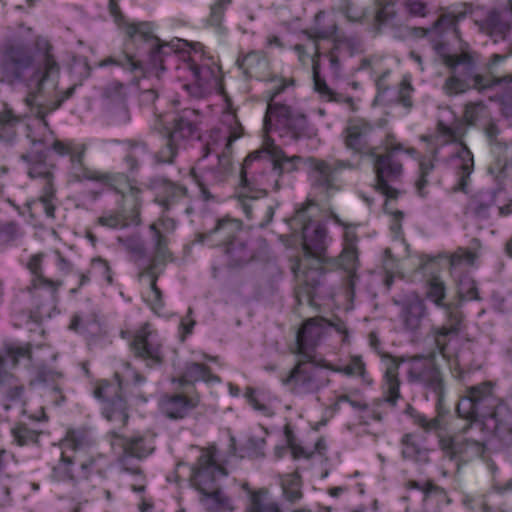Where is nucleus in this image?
Returning <instances> with one entry per match:
<instances>
[{
	"label": "nucleus",
	"mask_w": 512,
	"mask_h": 512,
	"mask_svg": "<svg viewBox=\"0 0 512 512\" xmlns=\"http://www.w3.org/2000/svg\"><path fill=\"white\" fill-rule=\"evenodd\" d=\"M61 65L53 44L38 36L33 43L20 38L7 39L0 49V81L9 85L23 84L29 89L26 104L47 126L45 117L57 110L75 93L76 85L59 91L55 98L41 101L45 84L58 80Z\"/></svg>",
	"instance_id": "f257e3e1"
},
{
	"label": "nucleus",
	"mask_w": 512,
	"mask_h": 512,
	"mask_svg": "<svg viewBox=\"0 0 512 512\" xmlns=\"http://www.w3.org/2000/svg\"><path fill=\"white\" fill-rule=\"evenodd\" d=\"M458 416L470 423L454 435H438L439 448L443 455L457 466L467 464L474 459L483 457L486 451L485 442L468 436L473 425L480 426L477 419L492 429L495 436L505 445H512V412L509 407L493 395L490 384L482 383L469 387L467 395L457 404Z\"/></svg>",
	"instance_id": "f03ea898"
},
{
	"label": "nucleus",
	"mask_w": 512,
	"mask_h": 512,
	"mask_svg": "<svg viewBox=\"0 0 512 512\" xmlns=\"http://www.w3.org/2000/svg\"><path fill=\"white\" fill-rule=\"evenodd\" d=\"M307 206L298 209L294 221L302 224V246L304 255L293 266L298 281L295 299L298 305H313L317 288L324 275V262L328 261L327 231L319 222L306 216Z\"/></svg>",
	"instance_id": "7ed1b4c3"
},
{
	"label": "nucleus",
	"mask_w": 512,
	"mask_h": 512,
	"mask_svg": "<svg viewBox=\"0 0 512 512\" xmlns=\"http://www.w3.org/2000/svg\"><path fill=\"white\" fill-rule=\"evenodd\" d=\"M227 476L226 469L216 460V448L202 449L192 467L190 481L201 494L200 502L211 512L233 511L231 499L221 490L218 480Z\"/></svg>",
	"instance_id": "20e7f679"
},
{
	"label": "nucleus",
	"mask_w": 512,
	"mask_h": 512,
	"mask_svg": "<svg viewBox=\"0 0 512 512\" xmlns=\"http://www.w3.org/2000/svg\"><path fill=\"white\" fill-rule=\"evenodd\" d=\"M273 159L271 156L268 140L264 142L263 148L249 154L241 167L240 183L241 199H259L267 196L266 187L273 186L271 176L275 174Z\"/></svg>",
	"instance_id": "39448f33"
},
{
	"label": "nucleus",
	"mask_w": 512,
	"mask_h": 512,
	"mask_svg": "<svg viewBox=\"0 0 512 512\" xmlns=\"http://www.w3.org/2000/svg\"><path fill=\"white\" fill-rule=\"evenodd\" d=\"M280 381L295 396L316 394L331 382L326 365L309 354L297 356L293 368Z\"/></svg>",
	"instance_id": "423d86ee"
},
{
	"label": "nucleus",
	"mask_w": 512,
	"mask_h": 512,
	"mask_svg": "<svg viewBox=\"0 0 512 512\" xmlns=\"http://www.w3.org/2000/svg\"><path fill=\"white\" fill-rule=\"evenodd\" d=\"M426 297L436 306L442 307L446 311V323L440 327L432 328V334L435 345L440 354L445 356V349L451 337H457L461 331L463 313L452 303H444L446 297L445 284L439 278L434 277L428 283Z\"/></svg>",
	"instance_id": "0eeeda50"
},
{
	"label": "nucleus",
	"mask_w": 512,
	"mask_h": 512,
	"mask_svg": "<svg viewBox=\"0 0 512 512\" xmlns=\"http://www.w3.org/2000/svg\"><path fill=\"white\" fill-rule=\"evenodd\" d=\"M240 227L239 221L224 217L217 221L213 229L198 233L197 241L200 243L214 242V237L217 236L216 242H227L225 252L230 258V263L232 266L239 267L249 263L254 258L253 251L243 241L234 239Z\"/></svg>",
	"instance_id": "6e6552de"
},
{
	"label": "nucleus",
	"mask_w": 512,
	"mask_h": 512,
	"mask_svg": "<svg viewBox=\"0 0 512 512\" xmlns=\"http://www.w3.org/2000/svg\"><path fill=\"white\" fill-rule=\"evenodd\" d=\"M109 11L113 16L116 23L125 25V33L130 39H139L144 42H151L149 51L150 64L153 69H160L161 72L165 71L164 57L169 54L164 48H169L173 51L169 43H163L158 37L153 34L152 27L149 23L128 24L125 23L124 15L122 14L118 5V0H109Z\"/></svg>",
	"instance_id": "1a4fd4ad"
},
{
	"label": "nucleus",
	"mask_w": 512,
	"mask_h": 512,
	"mask_svg": "<svg viewBox=\"0 0 512 512\" xmlns=\"http://www.w3.org/2000/svg\"><path fill=\"white\" fill-rule=\"evenodd\" d=\"M408 365L407 379L410 383L422 384L439 400L444 397V378L436 362L435 353L413 356L409 359Z\"/></svg>",
	"instance_id": "9d476101"
},
{
	"label": "nucleus",
	"mask_w": 512,
	"mask_h": 512,
	"mask_svg": "<svg viewBox=\"0 0 512 512\" xmlns=\"http://www.w3.org/2000/svg\"><path fill=\"white\" fill-rule=\"evenodd\" d=\"M370 157L373 158L375 190L385 195L387 199H396L399 191L392 186V183L401 178L403 166L395 156L394 150H387L384 154H378L376 149H371Z\"/></svg>",
	"instance_id": "9b49d317"
},
{
	"label": "nucleus",
	"mask_w": 512,
	"mask_h": 512,
	"mask_svg": "<svg viewBox=\"0 0 512 512\" xmlns=\"http://www.w3.org/2000/svg\"><path fill=\"white\" fill-rule=\"evenodd\" d=\"M333 326L339 333L346 332L343 323L333 324L323 317L309 318L296 334L295 348L292 353L296 356L316 357L315 348L324 335L326 327Z\"/></svg>",
	"instance_id": "f8f14e48"
},
{
	"label": "nucleus",
	"mask_w": 512,
	"mask_h": 512,
	"mask_svg": "<svg viewBox=\"0 0 512 512\" xmlns=\"http://www.w3.org/2000/svg\"><path fill=\"white\" fill-rule=\"evenodd\" d=\"M130 349L135 357L145 361L149 367L163 363L162 343L149 323H144L135 332L133 340L130 342Z\"/></svg>",
	"instance_id": "ddd939ff"
},
{
	"label": "nucleus",
	"mask_w": 512,
	"mask_h": 512,
	"mask_svg": "<svg viewBox=\"0 0 512 512\" xmlns=\"http://www.w3.org/2000/svg\"><path fill=\"white\" fill-rule=\"evenodd\" d=\"M304 164L309 168L312 185L324 192L336 190L335 175L348 168H352L349 161H326L314 157L306 158Z\"/></svg>",
	"instance_id": "4468645a"
},
{
	"label": "nucleus",
	"mask_w": 512,
	"mask_h": 512,
	"mask_svg": "<svg viewBox=\"0 0 512 512\" xmlns=\"http://www.w3.org/2000/svg\"><path fill=\"white\" fill-rule=\"evenodd\" d=\"M52 149L60 156H70L74 175L77 180L85 179L108 183L115 179V176L112 174H99L84 166L83 158L86 151L84 144H73L55 140L52 144Z\"/></svg>",
	"instance_id": "2eb2a0df"
},
{
	"label": "nucleus",
	"mask_w": 512,
	"mask_h": 512,
	"mask_svg": "<svg viewBox=\"0 0 512 512\" xmlns=\"http://www.w3.org/2000/svg\"><path fill=\"white\" fill-rule=\"evenodd\" d=\"M26 129L28 131L29 149L27 152L22 153L20 158L31 165L28 175L31 178L44 179V185L53 184V173L45 163L48 147L44 139L32 135L30 126H27Z\"/></svg>",
	"instance_id": "dca6fc26"
},
{
	"label": "nucleus",
	"mask_w": 512,
	"mask_h": 512,
	"mask_svg": "<svg viewBox=\"0 0 512 512\" xmlns=\"http://www.w3.org/2000/svg\"><path fill=\"white\" fill-rule=\"evenodd\" d=\"M62 285L61 281H53L44 276L33 278L27 287L32 296L33 306L40 317H50L56 308L58 301V290Z\"/></svg>",
	"instance_id": "f3484780"
},
{
	"label": "nucleus",
	"mask_w": 512,
	"mask_h": 512,
	"mask_svg": "<svg viewBox=\"0 0 512 512\" xmlns=\"http://www.w3.org/2000/svg\"><path fill=\"white\" fill-rule=\"evenodd\" d=\"M462 70L457 75L454 73L450 77L445 80L443 89L448 95H456L460 93H464L469 89H475L479 92H483L485 90H489L494 88L495 86L502 85L504 82H511L512 76H502V77H493L492 80L486 78L480 74V77L483 79L481 83L476 87L475 79L471 76H468L467 70L464 66H461ZM456 72V69L453 70Z\"/></svg>",
	"instance_id": "a211bd4d"
},
{
	"label": "nucleus",
	"mask_w": 512,
	"mask_h": 512,
	"mask_svg": "<svg viewBox=\"0 0 512 512\" xmlns=\"http://www.w3.org/2000/svg\"><path fill=\"white\" fill-rule=\"evenodd\" d=\"M211 153L210 143H206L202 147V155L197 160L196 165L191 168L190 175L197 183L201 196L205 201L214 199L211 193V187L220 184L225 181V178L214 167L206 166L204 160Z\"/></svg>",
	"instance_id": "6ab92c4d"
},
{
	"label": "nucleus",
	"mask_w": 512,
	"mask_h": 512,
	"mask_svg": "<svg viewBox=\"0 0 512 512\" xmlns=\"http://www.w3.org/2000/svg\"><path fill=\"white\" fill-rule=\"evenodd\" d=\"M400 307L399 317L403 325V329L416 333L421 327L423 320L427 317L428 311L426 304L416 294H410L403 300L394 301Z\"/></svg>",
	"instance_id": "aec40b11"
},
{
	"label": "nucleus",
	"mask_w": 512,
	"mask_h": 512,
	"mask_svg": "<svg viewBox=\"0 0 512 512\" xmlns=\"http://www.w3.org/2000/svg\"><path fill=\"white\" fill-rule=\"evenodd\" d=\"M94 464L93 459L80 461L77 455H68L67 451L63 450L59 463L53 468V474L58 480L77 482L88 479Z\"/></svg>",
	"instance_id": "412c9836"
},
{
	"label": "nucleus",
	"mask_w": 512,
	"mask_h": 512,
	"mask_svg": "<svg viewBox=\"0 0 512 512\" xmlns=\"http://www.w3.org/2000/svg\"><path fill=\"white\" fill-rule=\"evenodd\" d=\"M431 43L433 50L446 66L452 70H455L458 66H464L467 70L468 76L475 79V86L479 87L478 85L483 79L480 77V74L475 72L476 60L471 53L462 52L460 54L453 55L450 53L447 43L440 40H432Z\"/></svg>",
	"instance_id": "4be33fe9"
},
{
	"label": "nucleus",
	"mask_w": 512,
	"mask_h": 512,
	"mask_svg": "<svg viewBox=\"0 0 512 512\" xmlns=\"http://www.w3.org/2000/svg\"><path fill=\"white\" fill-rule=\"evenodd\" d=\"M373 131V125L363 118H355L348 121L344 130L345 146L355 153L367 151L370 156L371 149L368 144V137Z\"/></svg>",
	"instance_id": "5701e85b"
},
{
	"label": "nucleus",
	"mask_w": 512,
	"mask_h": 512,
	"mask_svg": "<svg viewBox=\"0 0 512 512\" xmlns=\"http://www.w3.org/2000/svg\"><path fill=\"white\" fill-rule=\"evenodd\" d=\"M508 13L512 17V0L507 1L503 10L489 11L480 24L481 31L491 37L494 42L505 40L512 27L507 19Z\"/></svg>",
	"instance_id": "b1692460"
},
{
	"label": "nucleus",
	"mask_w": 512,
	"mask_h": 512,
	"mask_svg": "<svg viewBox=\"0 0 512 512\" xmlns=\"http://www.w3.org/2000/svg\"><path fill=\"white\" fill-rule=\"evenodd\" d=\"M198 404V397H187L183 394L165 395L160 400V408L163 414L174 420L183 419Z\"/></svg>",
	"instance_id": "393cba45"
},
{
	"label": "nucleus",
	"mask_w": 512,
	"mask_h": 512,
	"mask_svg": "<svg viewBox=\"0 0 512 512\" xmlns=\"http://www.w3.org/2000/svg\"><path fill=\"white\" fill-rule=\"evenodd\" d=\"M122 446L124 450V455L120 459L122 469L125 472L140 475L142 473L141 468L139 466L131 465V458L135 457L137 459H142L149 455L154 448L148 444L145 438L140 436L130 439H124Z\"/></svg>",
	"instance_id": "a878e982"
},
{
	"label": "nucleus",
	"mask_w": 512,
	"mask_h": 512,
	"mask_svg": "<svg viewBox=\"0 0 512 512\" xmlns=\"http://www.w3.org/2000/svg\"><path fill=\"white\" fill-rule=\"evenodd\" d=\"M196 118L197 115L194 110H183L175 116L173 119V127L171 130H167L166 135L179 145L182 141L190 140L195 137L199 138L197 135L198 128Z\"/></svg>",
	"instance_id": "bb28decb"
},
{
	"label": "nucleus",
	"mask_w": 512,
	"mask_h": 512,
	"mask_svg": "<svg viewBox=\"0 0 512 512\" xmlns=\"http://www.w3.org/2000/svg\"><path fill=\"white\" fill-rule=\"evenodd\" d=\"M180 69L188 71L191 74L194 83L192 85L185 84L186 89H192V94L200 96L206 90L211 82V90L218 85L217 77L212 69L209 67H202L197 65L192 60L185 61Z\"/></svg>",
	"instance_id": "cd10ccee"
},
{
	"label": "nucleus",
	"mask_w": 512,
	"mask_h": 512,
	"mask_svg": "<svg viewBox=\"0 0 512 512\" xmlns=\"http://www.w3.org/2000/svg\"><path fill=\"white\" fill-rule=\"evenodd\" d=\"M267 140L274 163V172L277 175V178L273 180V189L274 191H279L281 188L279 178L285 173H292L296 171L299 163L304 162L305 159L296 155L289 157L278 145L275 144L274 140Z\"/></svg>",
	"instance_id": "c85d7f7f"
},
{
	"label": "nucleus",
	"mask_w": 512,
	"mask_h": 512,
	"mask_svg": "<svg viewBox=\"0 0 512 512\" xmlns=\"http://www.w3.org/2000/svg\"><path fill=\"white\" fill-rule=\"evenodd\" d=\"M382 357L387 360L384 382L382 386L384 401L390 404L392 407H395L398 399L401 398V382L398 377L400 363L396 360L395 357H392L388 354H383Z\"/></svg>",
	"instance_id": "c756f323"
},
{
	"label": "nucleus",
	"mask_w": 512,
	"mask_h": 512,
	"mask_svg": "<svg viewBox=\"0 0 512 512\" xmlns=\"http://www.w3.org/2000/svg\"><path fill=\"white\" fill-rule=\"evenodd\" d=\"M199 380H203L205 382L221 381L220 377L211 373L208 366L196 362H190L185 365L182 374L177 379H173V382L179 383L180 386H185L193 384Z\"/></svg>",
	"instance_id": "7c9ffc66"
},
{
	"label": "nucleus",
	"mask_w": 512,
	"mask_h": 512,
	"mask_svg": "<svg viewBox=\"0 0 512 512\" xmlns=\"http://www.w3.org/2000/svg\"><path fill=\"white\" fill-rule=\"evenodd\" d=\"M503 192L502 189H488L481 191L470 203L471 213L479 219H488L490 217L491 207L497 204L498 196Z\"/></svg>",
	"instance_id": "2f4dec72"
},
{
	"label": "nucleus",
	"mask_w": 512,
	"mask_h": 512,
	"mask_svg": "<svg viewBox=\"0 0 512 512\" xmlns=\"http://www.w3.org/2000/svg\"><path fill=\"white\" fill-rule=\"evenodd\" d=\"M456 157L458 160L456 168L458 169L459 181L455 189L466 192L470 175L474 169L473 155L465 145H462L458 149Z\"/></svg>",
	"instance_id": "473e14b6"
},
{
	"label": "nucleus",
	"mask_w": 512,
	"mask_h": 512,
	"mask_svg": "<svg viewBox=\"0 0 512 512\" xmlns=\"http://www.w3.org/2000/svg\"><path fill=\"white\" fill-rule=\"evenodd\" d=\"M436 399L437 416L432 419H428L425 415L420 413H416L413 416L414 423L421 427L425 432H439L445 429L444 416L448 413V410L443 406L444 397L441 398V400L438 398Z\"/></svg>",
	"instance_id": "72a5a7b5"
},
{
	"label": "nucleus",
	"mask_w": 512,
	"mask_h": 512,
	"mask_svg": "<svg viewBox=\"0 0 512 512\" xmlns=\"http://www.w3.org/2000/svg\"><path fill=\"white\" fill-rule=\"evenodd\" d=\"M401 444L402 456L404 459L413 460L421 464H427L430 461V451L415 442L410 434L403 436Z\"/></svg>",
	"instance_id": "f704fd0d"
},
{
	"label": "nucleus",
	"mask_w": 512,
	"mask_h": 512,
	"mask_svg": "<svg viewBox=\"0 0 512 512\" xmlns=\"http://www.w3.org/2000/svg\"><path fill=\"white\" fill-rule=\"evenodd\" d=\"M237 64L247 77L256 78H259L267 67L266 59L258 52L248 53L242 59H238Z\"/></svg>",
	"instance_id": "c9c22d12"
},
{
	"label": "nucleus",
	"mask_w": 512,
	"mask_h": 512,
	"mask_svg": "<svg viewBox=\"0 0 512 512\" xmlns=\"http://www.w3.org/2000/svg\"><path fill=\"white\" fill-rule=\"evenodd\" d=\"M267 493L265 489L252 492L246 512H283L278 503L267 499Z\"/></svg>",
	"instance_id": "e433bc0d"
},
{
	"label": "nucleus",
	"mask_w": 512,
	"mask_h": 512,
	"mask_svg": "<svg viewBox=\"0 0 512 512\" xmlns=\"http://www.w3.org/2000/svg\"><path fill=\"white\" fill-rule=\"evenodd\" d=\"M101 97L104 101L105 109L121 104L127 101V87L118 81H112L103 87Z\"/></svg>",
	"instance_id": "4c0bfd02"
},
{
	"label": "nucleus",
	"mask_w": 512,
	"mask_h": 512,
	"mask_svg": "<svg viewBox=\"0 0 512 512\" xmlns=\"http://www.w3.org/2000/svg\"><path fill=\"white\" fill-rule=\"evenodd\" d=\"M435 165L431 159L423 158L419 162V173L415 180V189L417 194L425 198L429 194L428 186L433 181V170Z\"/></svg>",
	"instance_id": "58836bf2"
},
{
	"label": "nucleus",
	"mask_w": 512,
	"mask_h": 512,
	"mask_svg": "<svg viewBox=\"0 0 512 512\" xmlns=\"http://www.w3.org/2000/svg\"><path fill=\"white\" fill-rule=\"evenodd\" d=\"M0 388H4L8 400L15 401L21 398L23 386L15 383V377L5 369V361L0 356Z\"/></svg>",
	"instance_id": "ea45409f"
},
{
	"label": "nucleus",
	"mask_w": 512,
	"mask_h": 512,
	"mask_svg": "<svg viewBox=\"0 0 512 512\" xmlns=\"http://www.w3.org/2000/svg\"><path fill=\"white\" fill-rule=\"evenodd\" d=\"M104 415L109 421L118 422L121 426L126 425L129 418L126 401L121 396L108 401Z\"/></svg>",
	"instance_id": "a19ab883"
},
{
	"label": "nucleus",
	"mask_w": 512,
	"mask_h": 512,
	"mask_svg": "<svg viewBox=\"0 0 512 512\" xmlns=\"http://www.w3.org/2000/svg\"><path fill=\"white\" fill-rule=\"evenodd\" d=\"M19 123V118L11 111L0 112V141L11 145L16 138V127Z\"/></svg>",
	"instance_id": "79ce46f5"
},
{
	"label": "nucleus",
	"mask_w": 512,
	"mask_h": 512,
	"mask_svg": "<svg viewBox=\"0 0 512 512\" xmlns=\"http://www.w3.org/2000/svg\"><path fill=\"white\" fill-rule=\"evenodd\" d=\"M358 262V252L357 248L344 247L339 258L329 257L328 261L324 262V264H329L335 267H341L349 273H352L356 269V265ZM350 277L353 278V275L350 274Z\"/></svg>",
	"instance_id": "37998d69"
},
{
	"label": "nucleus",
	"mask_w": 512,
	"mask_h": 512,
	"mask_svg": "<svg viewBox=\"0 0 512 512\" xmlns=\"http://www.w3.org/2000/svg\"><path fill=\"white\" fill-rule=\"evenodd\" d=\"M293 113L294 112L289 106L275 102H268L266 115L264 117L265 129L267 131L271 130L272 117H275L280 124L285 126Z\"/></svg>",
	"instance_id": "c03bdc74"
},
{
	"label": "nucleus",
	"mask_w": 512,
	"mask_h": 512,
	"mask_svg": "<svg viewBox=\"0 0 512 512\" xmlns=\"http://www.w3.org/2000/svg\"><path fill=\"white\" fill-rule=\"evenodd\" d=\"M91 444V438L86 431H68L66 437L61 441L63 450H71L74 452L83 450Z\"/></svg>",
	"instance_id": "a18cd8bd"
},
{
	"label": "nucleus",
	"mask_w": 512,
	"mask_h": 512,
	"mask_svg": "<svg viewBox=\"0 0 512 512\" xmlns=\"http://www.w3.org/2000/svg\"><path fill=\"white\" fill-rule=\"evenodd\" d=\"M281 486L285 498L294 503L302 498L300 475L295 472L287 474L282 478Z\"/></svg>",
	"instance_id": "49530a36"
},
{
	"label": "nucleus",
	"mask_w": 512,
	"mask_h": 512,
	"mask_svg": "<svg viewBox=\"0 0 512 512\" xmlns=\"http://www.w3.org/2000/svg\"><path fill=\"white\" fill-rule=\"evenodd\" d=\"M184 190L172 182L164 181L158 187L155 200L165 209H169L174 200L183 194Z\"/></svg>",
	"instance_id": "de8ad7c7"
},
{
	"label": "nucleus",
	"mask_w": 512,
	"mask_h": 512,
	"mask_svg": "<svg viewBox=\"0 0 512 512\" xmlns=\"http://www.w3.org/2000/svg\"><path fill=\"white\" fill-rule=\"evenodd\" d=\"M149 228L153 232L155 241V255L152 263L156 265L157 262H165L170 258L171 252L168 249V239L160 232L156 224H151Z\"/></svg>",
	"instance_id": "09e8293b"
},
{
	"label": "nucleus",
	"mask_w": 512,
	"mask_h": 512,
	"mask_svg": "<svg viewBox=\"0 0 512 512\" xmlns=\"http://www.w3.org/2000/svg\"><path fill=\"white\" fill-rule=\"evenodd\" d=\"M326 368L350 377L359 376L364 378L366 373L365 363L362 361L360 356L351 357L349 363L344 366L333 367L326 365Z\"/></svg>",
	"instance_id": "8fccbe9b"
},
{
	"label": "nucleus",
	"mask_w": 512,
	"mask_h": 512,
	"mask_svg": "<svg viewBox=\"0 0 512 512\" xmlns=\"http://www.w3.org/2000/svg\"><path fill=\"white\" fill-rule=\"evenodd\" d=\"M457 293L460 301L480 300L477 283L469 275H463L459 279Z\"/></svg>",
	"instance_id": "3c124183"
},
{
	"label": "nucleus",
	"mask_w": 512,
	"mask_h": 512,
	"mask_svg": "<svg viewBox=\"0 0 512 512\" xmlns=\"http://www.w3.org/2000/svg\"><path fill=\"white\" fill-rule=\"evenodd\" d=\"M14 441L19 446H25L38 442L39 433L36 430L30 429L26 424H17L11 430Z\"/></svg>",
	"instance_id": "603ef678"
},
{
	"label": "nucleus",
	"mask_w": 512,
	"mask_h": 512,
	"mask_svg": "<svg viewBox=\"0 0 512 512\" xmlns=\"http://www.w3.org/2000/svg\"><path fill=\"white\" fill-rule=\"evenodd\" d=\"M22 237L19 225L15 222H8L0 226V247L12 245Z\"/></svg>",
	"instance_id": "864d4df0"
},
{
	"label": "nucleus",
	"mask_w": 512,
	"mask_h": 512,
	"mask_svg": "<svg viewBox=\"0 0 512 512\" xmlns=\"http://www.w3.org/2000/svg\"><path fill=\"white\" fill-rule=\"evenodd\" d=\"M106 113L110 119V121L114 124H126L131 119L130 110L128 107L127 101L111 106L109 108H106Z\"/></svg>",
	"instance_id": "5fc2aeb1"
},
{
	"label": "nucleus",
	"mask_w": 512,
	"mask_h": 512,
	"mask_svg": "<svg viewBox=\"0 0 512 512\" xmlns=\"http://www.w3.org/2000/svg\"><path fill=\"white\" fill-rule=\"evenodd\" d=\"M180 145L166 135L165 147L159 150L155 155V161L158 164H170L173 163L175 156L178 153Z\"/></svg>",
	"instance_id": "6e6d98bb"
},
{
	"label": "nucleus",
	"mask_w": 512,
	"mask_h": 512,
	"mask_svg": "<svg viewBox=\"0 0 512 512\" xmlns=\"http://www.w3.org/2000/svg\"><path fill=\"white\" fill-rule=\"evenodd\" d=\"M126 145L129 153L125 157V160L130 165V168L133 170L138 167L139 156L141 154H146L148 152V148L144 142L136 140H128L126 141Z\"/></svg>",
	"instance_id": "4d7b16f0"
},
{
	"label": "nucleus",
	"mask_w": 512,
	"mask_h": 512,
	"mask_svg": "<svg viewBox=\"0 0 512 512\" xmlns=\"http://www.w3.org/2000/svg\"><path fill=\"white\" fill-rule=\"evenodd\" d=\"M285 127L292 133L293 138L297 139L301 137L308 128V121L304 114L293 113Z\"/></svg>",
	"instance_id": "13d9d810"
},
{
	"label": "nucleus",
	"mask_w": 512,
	"mask_h": 512,
	"mask_svg": "<svg viewBox=\"0 0 512 512\" xmlns=\"http://www.w3.org/2000/svg\"><path fill=\"white\" fill-rule=\"evenodd\" d=\"M108 64H116V65L122 66L123 68H125L131 72H135V71L144 72L142 63L140 61L135 60L133 58V56H131L129 54H123L119 58L109 57L103 61V65H108Z\"/></svg>",
	"instance_id": "bf43d9fd"
},
{
	"label": "nucleus",
	"mask_w": 512,
	"mask_h": 512,
	"mask_svg": "<svg viewBox=\"0 0 512 512\" xmlns=\"http://www.w3.org/2000/svg\"><path fill=\"white\" fill-rule=\"evenodd\" d=\"M230 2L231 0H217V2L211 6L210 16L207 20L211 26L217 28L221 27L225 9Z\"/></svg>",
	"instance_id": "052dcab7"
},
{
	"label": "nucleus",
	"mask_w": 512,
	"mask_h": 512,
	"mask_svg": "<svg viewBox=\"0 0 512 512\" xmlns=\"http://www.w3.org/2000/svg\"><path fill=\"white\" fill-rule=\"evenodd\" d=\"M54 197L55 189L53 184L44 185L40 201L43 205L45 214L50 218H54L55 216V206L52 203Z\"/></svg>",
	"instance_id": "680f3d73"
},
{
	"label": "nucleus",
	"mask_w": 512,
	"mask_h": 512,
	"mask_svg": "<svg viewBox=\"0 0 512 512\" xmlns=\"http://www.w3.org/2000/svg\"><path fill=\"white\" fill-rule=\"evenodd\" d=\"M477 259V254L473 251L459 248L456 252H454L450 257V265L452 267L459 266L463 263L468 265H473L475 260Z\"/></svg>",
	"instance_id": "e2e57ef3"
},
{
	"label": "nucleus",
	"mask_w": 512,
	"mask_h": 512,
	"mask_svg": "<svg viewBox=\"0 0 512 512\" xmlns=\"http://www.w3.org/2000/svg\"><path fill=\"white\" fill-rule=\"evenodd\" d=\"M7 356L11 359L13 365H17L21 358H31V346H9L6 349Z\"/></svg>",
	"instance_id": "0e129e2a"
},
{
	"label": "nucleus",
	"mask_w": 512,
	"mask_h": 512,
	"mask_svg": "<svg viewBox=\"0 0 512 512\" xmlns=\"http://www.w3.org/2000/svg\"><path fill=\"white\" fill-rule=\"evenodd\" d=\"M98 223L108 228H123L128 226V222L120 214L103 215L98 218Z\"/></svg>",
	"instance_id": "69168bd1"
},
{
	"label": "nucleus",
	"mask_w": 512,
	"mask_h": 512,
	"mask_svg": "<svg viewBox=\"0 0 512 512\" xmlns=\"http://www.w3.org/2000/svg\"><path fill=\"white\" fill-rule=\"evenodd\" d=\"M339 10L351 22H361L364 14L358 11L351 0L340 3Z\"/></svg>",
	"instance_id": "338daca9"
},
{
	"label": "nucleus",
	"mask_w": 512,
	"mask_h": 512,
	"mask_svg": "<svg viewBox=\"0 0 512 512\" xmlns=\"http://www.w3.org/2000/svg\"><path fill=\"white\" fill-rule=\"evenodd\" d=\"M404 6L411 16L424 17L427 13V7L421 0H406Z\"/></svg>",
	"instance_id": "774afa93"
}]
</instances>
